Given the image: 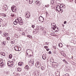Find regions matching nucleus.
<instances>
[{
	"label": "nucleus",
	"mask_w": 76,
	"mask_h": 76,
	"mask_svg": "<svg viewBox=\"0 0 76 76\" xmlns=\"http://www.w3.org/2000/svg\"><path fill=\"white\" fill-rule=\"evenodd\" d=\"M65 63H66V64H68V62H67L66 61H65Z\"/></svg>",
	"instance_id": "nucleus-54"
},
{
	"label": "nucleus",
	"mask_w": 76,
	"mask_h": 76,
	"mask_svg": "<svg viewBox=\"0 0 76 76\" xmlns=\"http://www.w3.org/2000/svg\"><path fill=\"white\" fill-rule=\"evenodd\" d=\"M53 26H54V27H52V29H53V28H55V27H56V26H54V25H53Z\"/></svg>",
	"instance_id": "nucleus-43"
},
{
	"label": "nucleus",
	"mask_w": 76,
	"mask_h": 76,
	"mask_svg": "<svg viewBox=\"0 0 76 76\" xmlns=\"http://www.w3.org/2000/svg\"><path fill=\"white\" fill-rule=\"evenodd\" d=\"M26 69H27V70H29V67L28 65H27L25 66Z\"/></svg>",
	"instance_id": "nucleus-15"
},
{
	"label": "nucleus",
	"mask_w": 76,
	"mask_h": 76,
	"mask_svg": "<svg viewBox=\"0 0 76 76\" xmlns=\"http://www.w3.org/2000/svg\"><path fill=\"white\" fill-rule=\"evenodd\" d=\"M45 6L46 7H48L50 6V5L49 4H48L45 5Z\"/></svg>",
	"instance_id": "nucleus-33"
},
{
	"label": "nucleus",
	"mask_w": 76,
	"mask_h": 76,
	"mask_svg": "<svg viewBox=\"0 0 76 76\" xmlns=\"http://www.w3.org/2000/svg\"><path fill=\"white\" fill-rule=\"evenodd\" d=\"M44 48H45V49H46V48H48V46H45L44 47Z\"/></svg>",
	"instance_id": "nucleus-40"
},
{
	"label": "nucleus",
	"mask_w": 76,
	"mask_h": 76,
	"mask_svg": "<svg viewBox=\"0 0 76 76\" xmlns=\"http://www.w3.org/2000/svg\"><path fill=\"white\" fill-rule=\"evenodd\" d=\"M13 23L14 24V25H17L18 24V23H17V22H16L15 21H14Z\"/></svg>",
	"instance_id": "nucleus-29"
},
{
	"label": "nucleus",
	"mask_w": 76,
	"mask_h": 76,
	"mask_svg": "<svg viewBox=\"0 0 76 76\" xmlns=\"http://www.w3.org/2000/svg\"><path fill=\"white\" fill-rule=\"evenodd\" d=\"M58 46L59 47H63V44H62L61 43H60L58 44Z\"/></svg>",
	"instance_id": "nucleus-17"
},
{
	"label": "nucleus",
	"mask_w": 76,
	"mask_h": 76,
	"mask_svg": "<svg viewBox=\"0 0 76 76\" xmlns=\"http://www.w3.org/2000/svg\"><path fill=\"white\" fill-rule=\"evenodd\" d=\"M73 1V0H70V1H69L70 2H72V1Z\"/></svg>",
	"instance_id": "nucleus-56"
},
{
	"label": "nucleus",
	"mask_w": 76,
	"mask_h": 76,
	"mask_svg": "<svg viewBox=\"0 0 76 76\" xmlns=\"http://www.w3.org/2000/svg\"><path fill=\"white\" fill-rule=\"evenodd\" d=\"M6 75H9V72L7 71L6 72Z\"/></svg>",
	"instance_id": "nucleus-37"
},
{
	"label": "nucleus",
	"mask_w": 76,
	"mask_h": 76,
	"mask_svg": "<svg viewBox=\"0 0 76 76\" xmlns=\"http://www.w3.org/2000/svg\"><path fill=\"white\" fill-rule=\"evenodd\" d=\"M27 37H29V38H31V39H32V37L31 35H28L27 36Z\"/></svg>",
	"instance_id": "nucleus-25"
},
{
	"label": "nucleus",
	"mask_w": 76,
	"mask_h": 76,
	"mask_svg": "<svg viewBox=\"0 0 76 76\" xmlns=\"http://www.w3.org/2000/svg\"><path fill=\"white\" fill-rule=\"evenodd\" d=\"M42 58L43 60H45L46 59V55L43 54L42 56Z\"/></svg>",
	"instance_id": "nucleus-12"
},
{
	"label": "nucleus",
	"mask_w": 76,
	"mask_h": 76,
	"mask_svg": "<svg viewBox=\"0 0 76 76\" xmlns=\"http://www.w3.org/2000/svg\"><path fill=\"white\" fill-rule=\"evenodd\" d=\"M1 33V31H0V34Z\"/></svg>",
	"instance_id": "nucleus-64"
},
{
	"label": "nucleus",
	"mask_w": 76,
	"mask_h": 76,
	"mask_svg": "<svg viewBox=\"0 0 76 76\" xmlns=\"http://www.w3.org/2000/svg\"><path fill=\"white\" fill-rule=\"evenodd\" d=\"M52 65L53 66V67H54L56 68L57 67H58V63H57L56 62H53V63H52Z\"/></svg>",
	"instance_id": "nucleus-5"
},
{
	"label": "nucleus",
	"mask_w": 76,
	"mask_h": 76,
	"mask_svg": "<svg viewBox=\"0 0 76 76\" xmlns=\"http://www.w3.org/2000/svg\"><path fill=\"white\" fill-rule=\"evenodd\" d=\"M22 35H25V33L24 32H23L22 33Z\"/></svg>",
	"instance_id": "nucleus-46"
},
{
	"label": "nucleus",
	"mask_w": 76,
	"mask_h": 76,
	"mask_svg": "<svg viewBox=\"0 0 76 76\" xmlns=\"http://www.w3.org/2000/svg\"><path fill=\"white\" fill-rule=\"evenodd\" d=\"M54 59L52 58H51L50 60V61H51V62H52V63H53L55 62H54Z\"/></svg>",
	"instance_id": "nucleus-19"
},
{
	"label": "nucleus",
	"mask_w": 76,
	"mask_h": 76,
	"mask_svg": "<svg viewBox=\"0 0 76 76\" xmlns=\"http://www.w3.org/2000/svg\"><path fill=\"white\" fill-rule=\"evenodd\" d=\"M65 61H66V60H65V59H64L63 60V61L65 62Z\"/></svg>",
	"instance_id": "nucleus-59"
},
{
	"label": "nucleus",
	"mask_w": 76,
	"mask_h": 76,
	"mask_svg": "<svg viewBox=\"0 0 76 76\" xmlns=\"http://www.w3.org/2000/svg\"><path fill=\"white\" fill-rule=\"evenodd\" d=\"M8 33H6V34H5L6 35H8Z\"/></svg>",
	"instance_id": "nucleus-62"
},
{
	"label": "nucleus",
	"mask_w": 76,
	"mask_h": 76,
	"mask_svg": "<svg viewBox=\"0 0 76 76\" xmlns=\"http://www.w3.org/2000/svg\"><path fill=\"white\" fill-rule=\"evenodd\" d=\"M66 8V6H65V5H63L62 6V8Z\"/></svg>",
	"instance_id": "nucleus-42"
},
{
	"label": "nucleus",
	"mask_w": 76,
	"mask_h": 76,
	"mask_svg": "<svg viewBox=\"0 0 76 76\" xmlns=\"http://www.w3.org/2000/svg\"><path fill=\"white\" fill-rule=\"evenodd\" d=\"M58 8V9H60V6H59V7H56V9L57 10V8Z\"/></svg>",
	"instance_id": "nucleus-36"
},
{
	"label": "nucleus",
	"mask_w": 76,
	"mask_h": 76,
	"mask_svg": "<svg viewBox=\"0 0 76 76\" xmlns=\"http://www.w3.org/2000/svg\"><path fill=\"white\" fill-rule=\"evenodd\" d=\"M22 64H23V62H20L18 63V66H22Z\"/></svg>",
	"instance_id": "nucleus-11"
},
{
	"label": "nucleus",
	"mask_w": 76,
	"mask_h": 76,
	"mask_svg": "<svg viewBox=\"0 0 76 76\" xmlns=\"http://www.w3.org/2000/svg\"><path fill=\"white\" fill-rule=\"evenodd\" d=\"M21 50V48L20 47H18V51H20Z\"/></svg>",
	"instance_id": "nucleus-30"
},
{
	"label": "nucleus",
	"mask_w": 76,
	"mask_h": 76,
	"mask_svg": "<svg viewBox=\"0 0 76 76\" xmlns=\"http://www.w3.org/2000/svg\"><path fill=\"white\" fill-rule=\"evenodd\" d=\"M53 30L56 31V32H57L58 31V28L57 27H53Z\"/></svg>",
	"instance_id": "nucleus-7"
},
{
	"label": "nucleus",
	"mask_w": 76,
	"mask_h": 76,
	"mask_svg": "<svg viewBox=\"0 0 76 76\" xmlns=\"http://www.w3.org/2000/svg\"><path fill=\"white\" fill-rule=\"evenodd\" d=\"M11 10L12 12H16V7L13 6L11 7Z\"/></svg>",
	"instance_id": "nucleus-3"
},
{
	"label": "nucleus",
	"mask_w": 76,
	"mask_h": 76,
	"mask_svg": "<svg viewBox=\"0 0 76 76\" xmlns=\"http://www.w3.org/2000/svg\"><path fill=\"white\" fill-rule=\"evenodd\" d=\"M34 60H31L29 62V64L30 67H32V66H34Z\"/></svg>",
	"instance_id": "nucleus-2"
},
{
	"label": "nucleus",
	"mask_w": 76,
	"mask_h": 76,
	"mask_svg": "<svg viewBox=\"0 0 76 76\" xmlns=\"http://www.w3.org/2000/svg\"><path fill=\"white\" fill-rule=\"evenodd\" d=\"M40 29L41 30V31H43V30H44V28H43V27L40 26Z\"/></svg>",
	"instance_id": "nucleus-31"
},
{
	"label": "nucleus",
	"mask_w": 76,
	"mask_h": 76,
	"mask_svg": "<svg viewBox=\"0 0 76 76\" xmlns=\"http://www.w3.org/2000/svg\"><path fill=\"white\" fill-rule=\"evenodd\" d=\"M3 61V60H0V64H1Z\"/></svg>",
	"instance_id": "nucleus-32"
},
{
	"label": "nucleus",
	"mask_w": 76,
	"mask_h": 76,
	"mask_svg": "<svg viewBox=\"0 0 76 76\" xmlns=\"http://www.w3.org/2000/svg\"><path fill=\"white\" fill-rule=\"evenodd\" d=\"M15 21L18 23H19V25H22L23 23L22 21V19H19V18H18L15 19Z\"/></svg>",
	"instance_id": "nucleus-1"
},
{
	"label": "nucleus",
	"mask_w": 76,
	"mask_h": 76,
	"mask_svg": "<svg viewBox=\"0 0 76 76\" xmlns=\"http://www.w3.org/2000/svg\"><path fill=\"white\" fill-rule=\"evenodd\" d=\"M66 76H69V75L68 74H66Z\"/></svg>",
	"instance_id": "nucleus-50"
},
{
	"label": "nucleus",
	"mask_w": 76,
	"mask_h": 76,
	"mask_svg": "<svg viewBox=\"0 0 76 76\" xmlns=\"http://www.w3.org/2000/svg\"><path fill=\"white\" fill-rule=\"evenodd\" d=\"M40 66H41V64H40L37 65V67H40Z\"/></svg>",
	"instance_id": "nucleus-27"
},
{
	"label": "nucleus",
	"mask_w": 76,
	"mask_h": 76,
	"mask_svg": "<svg viewBox=\"0 0 76 76\" xmlns=\"http://www.w3.org/2000/svg\"><path fill=\"white\" fill-rule=\"evenodd\" d=\"M2 56H5V55H6V54H5V53H2Z\"/></svg>",
	"instance_id": "nucleus-35"
},
{
	"label": "nucleus",
	"mask_w": 76,
	"mask_h": 76,
	"mask_svg": "<svg viewBox=\"0 0 76 76\" xmlns=\"http://www.w3.org/2000/svg\"><path fill=\"white\" fill-rule=\"evenodd\" d=\"M11 44H15V41L14 40H12V41H11Z\"/></svg>",
	"instance_id": "nucleus-24"
},
{
	"label": "nucleus",
	"mask_w": 76,
	"mask_h": 76,
	"mask_svg": "<svg viewBox=\"0 0 76 76\" xmlns=\"http://www.w3.org/2000/svg\"><path fill=\"white\" fill-rule=\"evenodd\" d=\"M53 48H54V49L55 50H56V47H55V46H54V47H53Z\"/></svg>",
	"instance_id": "nucleus-55"
},
{
	"label": "nucleus",
	"mask_w": 76,
	"mask_h": 76,
	"mask_svg": "<svg viewBox=\"0 0 76 76\" xmlns=\"http://www.w3.org/2000/svg\"><path fill=\"white\" fill-rule=\"evenodd\" d=\"M6 32H5L3 33V34H2V36L3 37H6Z\"/></svg>",
	"instance_id": "nucleus-14"
},
{
	"label": "nucleus",
	"mask_w": 76,
	"mask_h": 76,
	"mask_svg": "<svg viewBox=\"0 0 76 76\" xmlns=\"http://www.w3.org/2000/svg\"><path fill=\"white\" fill-rule=\"evenodd\" d=\"M4 26H7V24L6 23L5 24H4Z\"/></svg>",
	"instance_id": "nucleus-47"
},
{
	"label": "nucleus",
	"mask_w": 76,
	"mask_h": 76,
	"mask_svg": "<svg viewBox=\"0 0 76 76\" xmlns=\"http://www.w3.org/2000/svg\"><path fill=\"white\" fill-rule=\"evenodd\" d=\"M66 23H67V21H65L64 22V24H66Z\"/></svg>",
	"instance_id": "nucleus-49"
},
{
	"label": "nucleus",
	"mask_w": 76,
	"mask_h": 76,
	"mask_svg": "<svg viewBox=\"0 0 76 76\" xmlns=\"http://www.w3.org/2000/svg\"><path fill=\"white\" fill-rule=\"evenodd\" d=\"M60 8H61V9H63V5H61V4H60Z\"/></svg>",
	"instance_id": "nucleus-34"
},
{
	"label": "nucleus",
	"mask_w": 76,
	"mask_h": 76,
	"mask_svg": "<svg viewBox=\"0 0 76 76\" xmlns=\"http://www.w3.org/2000/svg\"><path fill=\"white\" fill-rule=\"evenodd\" d=\"M40 62L39 61L37 62V63L36 64V66L37 67V65H38V64H40Z\"/></svg>",
	"instance_id": "nucleus-23"
},
{
	"label": "nucleus",
	"mask_w": 76,
	"mask_h": 76,
	"mask_svg": "<svg viewBox=\"0 0 76 76\" xmlns=\"http://www.w3.org/2000/svg\"><path fill=\"white\" fill-rule=\"evenodd\" d=\"M60 11H61L62 12H63V9H61V8H60Z\"/></svg>",
	"instance_id": "nucleus-45"
},
{
	"label": "nucleus",
	"mask_w": 76,
	"mask_h": 76,
	"mask_svg": "<svg viewBox=\"0 0 76 76\" xmlns=\"http://www.w3.org/2000/svg\"><path fill=\"white\" fill-rule=\"evenodd\" d=\"M9 58H12V54H10L9 56Z\"/></svg>",
	"instance_id": "nucleus-26"
},
{
	"label": "nucleus",
	"mask_w": 76,
	"mask_h": 76,
	"mask_svg": "<svg viewBox=\"0 0 76 76\" xmlns=\"http://www.w3.org/2000/svg\"><path fill=\"white\" fill-rule=\"evenodd\" d=\"M4 7H5V6H6V7H6H4V10H5V11L7 10V5H6V4H4Z\"/></svg>",
	"instance_id": "nucleus-13"
},
{
	"label": "nucleus",
	"mask_w": 76,
	"mask_h": 76,
	"mask_svg": "<svg viewBox=\"0 0 76 76\" xmlns=\"http://www.w3.org/2000/svg\"><path fill=\"white\" fill-rule=\"evenodd\" d=\"M49 50H50V49H49V48L47 49H46V51H49Z\"/></svg>",
	"instance_id": "nucleus-48"
},
{
	"label": "nucleus",
	"mask_w": 76,
	"mask_h": 76,
	"mask_svg": "<svg viewBox=\"0 0 76 76\" xmlns=\"http://www.w3.org/2000/svg\"><path fill=\"white\" fill-rule=\"evenodd\" d=\"M12 60L13 61H15V59H13Z\"/></svg>",
	"instance_id": "nucleus-60"
},
{
	"label": "nucleus",
	"mask_w": 76,
	"mask_h": 76,
	"mask_svg": "<svg viewBox=\"0 0 76 76\" xmlns=\"http://www.w3.org/2000/svg\"><path fill=\"white\" fill-rule=\"evenodd\" d=\"M17 70L18 72H20L21 70L20 68H17Z\"/></svg>",
	"instance_id": "nucleus-20"
},
{
	"label": "nucleus",
	"mask_w": 76,
	"mask_h": 76,
	"mask_svg": "<svg viewBox=\"0 0 76 76\" xmlns=\"http://www.w3.org/2000/svg\"><path fill=\"white\" fill-rule=\"evenodd\" d=\"M11 16H12V17H14V16H15V15L13 14H11Z\"/></svg>",
	"instance_id": "nucleus-39"
},
{
	"label": "nucleus",
	"mask_w": 76,
	"mask_h": 76,
	"mask_svg": "<svg viewBox=\"0 0 76 76\" xmlns=\"http://www.w3.org/2000/svg\"><path fill=\"white\" fill-rule=\"evenodd\" d=\"M7 40H9L10 39V37H8L7 38Z\"/></svg>",
	"instance_id": "nucleus-38"
},
{
	"label": "nucleus",
	"mask_w": 76,
	"mask_h": 76,
	"mask_svg": "<svg viewBox=\"0 0 76 76\" xmlns=\"http://www.w3.org/2000/svg\"><path fill=\"white\" fill-rule=\"evenodd\" d=\"M8 66H9V67H12L13 66V64H12V62H10V63H7V64Z\"/></svg>",
	"instance_id": "nucleus-8"
},
{
	"label": "nucleus",
	"mask_w": 76,
	"mask_h": 76,
	"mask_svg": "<svg viewBox=\"0 0 76 76\" xmlns=\"http://www.w3.org/2000/svg\"><path fill=\"white\" fill-rule=\"evenodd\" d=\"M34 32H39V29H34Z\"/></svg>",
	"instance_id": "nucleus-16"
},
{
	"label": "nucleus",
	"mask_w": 76,
	"mask_h": 76,
	"mask_svg": "<svg viewBox=\"0 0 76 76\" xmlns=\"http://www.w3.org/2000/svg\"><path fill=\"white\" fill-rule=\"evenodd\" d=\"M1 15H3V16H4V14H1Z\"/></svg>",
	"instance_id": "nucleus-63"
},
{
	"label": "nucleus",
	"mask_w": 76,
	"mask_h": 76,
	"mask_svg": "<svg viewBox=\"0 0 76 76\" xmlns=\"http://www.w3.org/2000/svg\"><path fill=\"white\" fill-rule=\"evenodd\" d=\"M41 69L42 70H45V68L44 66H42Z\"/></svg>",
	"instance_id": "nucleus-21"
},
{
	"label": "nucleus",
	"mask_w": 76,
	"mask_h": 76,
	"mask_svg": "<svg viewBox=\"0 0 76 76\" xmlns=\"http://www.w3.org/2000/svg\"><path fill=\"white\" fill-rule=\"evenodd\" d=\"M33 1L34 0H29V3L30 4H32Z\"/></svg>",
	"instance_id": "nucleus-18"
},
{
	"label": "nucleus",
	"mask_w": 76,
	"mask_h": 76,
	"mask_svg": "<svg viewBox=\"0 0 76 76\" xmlns=\"http://www.w3.org/2000/svg\"><path fill=\"white\" fill-rule=\"evenodd\" d=\"M53 34H54V33H51V35H53Z\"/></svg>",
	"instance_id": "nucleus-58"
},
{
	"label": "nucleus",
	"mask_w": 76,
	"mask_h": 76,
	"mask_svg": "<svg viewBox=\"0 0 76 76\" xmlns=\"http://www.w3.org/2000/svg\"><path fill=\"white\" fill-rule=\"evenodd\" d=\"M26 56H29V55H28V53H26Z\"/></svg>",
	"instance_id": "nucleus-61"
},
{
	"label": "nucleus",
	"mask_w": 76,
	"mask_h": 76,
	"mask_svg": "<svg viewBox=\"0 0 76 76\" xmlns=\"http://www.w3.org/2000/svg\"><path fill=\"white\" fill-rule=\"evenodd\" d=\"M31 14H30V12H27L26 13V15L25 17L27 18H29L30 17Z\"/></svg>",
	"instance_id": "nucleus-6"
},
{
	"label": "nucleus",
	"mask_w": 76,
	"mask_h": 76,
	"mask_svg": "<svg viewBox=\"0 0 76 76\" xmlns=\"http://www.w3.org/2000/svg\"><path fill=\"white\" fill-rule=\"evenodd\" d=\"M60 4H59L58 5H57V7H59L60 6Z\"/></svg>",
	"instance_id": "nucleus-52"
},
{
	"label": "nucleus",
	"mask_w": 76,
	"mask_h": 76,
	"mask_svg": "<svg viewBox=\"0 0 76 76\" xmlns=\"http://www.w3.org/2000/svg\"><path fill=\"white\" fill-rule=\"evenodd\" d=\"M36 4H37V5H38V6H39L41 4L40 3V1H37L35 2Z\"/></svg>",
	"instance_id": "nucleus-9"
},
{
	"label": "nucleus",
	"mask_w": 76,
	"mask_h": 76,
	"mask_svg": "<svg viewBox=\"0 0 76 76\" xmlns=\"http://www.w3.org/2000/svg\"><path fill=\"white\" fill-rule=\"evenodd\" d=\"M4 17H6V14H5V15L4 14Z\"/></svg>",
	"instance_id": "nucleus-57"
},
{
	"label": "nucleus",
	"mask_w": 76,
	"mask_h": 76,
	"mask_svg": "<svg viewBox=\"0 0 76 76\" xmlns=\"http://www.w3.org/2000/svg\"><path fill=\"white\" fill-rule=\"evenodd\" d=\"M28 56H29V57H31V56H32V55L31 54L29 55H28Z\"/></svg>",
	"instance_id": "nucleus-53"
},
{
	"label": "nucleus",
	"mask_w": 76,
	"mask_h": 76,
	"mask_svg": "<svg viewBox=\"0 0 76 76\" xmlns=\"http://www.w3.org/2000/svg\"><path fill=\"white\" fill-rule=\"evenodd\" d=\"M39 20L40 22H43L44 21V18L42 16H40L39 18Z\"/></svg>",
	"instance_id": "nucleus-4"
},
{
	"label": "nucleus",
	"mask_w": 76,
	"mask_h": 76,
	"mask_svg": "<svg viewBox=\"0 0 76 76\" xmlns=\"http://www.w3.org/2000/svg\"><path fill=\"white\" fill-rule=\"evenodd\" d=\"M46 45H48V44H49V42H47L46 43Z\"/></svg>",
	"instance_id": "nucleus-44"
},
{
	"label": "nucleus",
	"mask_w": 76,
	"mask_h": 76,
	"mask_svg": "<svg viewBox=\"0 0 76 76\" xmlns=\"http://www.w3.org/2000/svg\"><path fill=\"white\" fill-rule=\"evenodd\" d=\"M31 27H32V28H34V27H35V26H34V25H32L31 26Z\"/></svg>",
	"instance_id": "nucleus-41"
},
{
	"label": "nucleus",
	"mask_w": 76,
	"mask_h": 76,
	"mask_svg": "<svg viewBox=\"0 0 76 76\" xmlns=\"http://www.w3.org/2000/svg\"><path fill=\"white\" fill-rule=\"evenodd\" d=\"M4 64L2 62L1 64H0V66H1V67H3V66H4Z\"/></svg>",
	"instance_id": "nucleus-22"
},
{
	"label": "nucleus",
	"mask_w": 76,
	"mask_h": 76,
	"mask_svg": "<svg viewBox=\"0 0 76 76\" xmlns=\"http://www.w3.org/2000/svg\"><path fill=\"white\" fill-rule=\"evenodd\" d=\"M19 48V47L18 46H15L14 47V50L16 51H18V49Z\"/></svg>",
	"instance_id": "nucleus-10"
},
{
	"label": "nucleus",
	"mask_w": 76,
	"mask_h": 76,
	"mask_svg": "<svg viewBox=\"0 0 76 76\" xmlns=\"http://www.w3.org/2000/svg\"><path fill=\"white\" fill-rule=\"evenodd\" d=\"M48 53L49 54H51V51H50Z\"/></svg>",
	"instance_id": "nucleus-51"
},
{
	"label": "nucleus",
	"mask_w": 76,
	"mask_h": 76,
	"mask_svg": "<svg viewBox=\"0 0 76 76\" xmlns=\"http://www.w3.org/2000/svg\"><path fill=\"white\" fill-rule=\"evenodd\" d=\"M2 44L3 45H4L6 44V42H2Z\"/></svg>",
	"instance_id": "nucleus-28"
}]
</instances>
